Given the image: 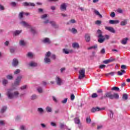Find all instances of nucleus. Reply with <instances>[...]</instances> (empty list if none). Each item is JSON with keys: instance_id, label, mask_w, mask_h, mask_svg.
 <instances>
[{"instance_id": "4", "label": "nucleus", "mask_w": 130, "mask_h": 130, "mask_svg": "<svg viewBox=\"0 0 130 130\" xmlns=\"http://www.w3.org/2000/svg\"><path fill=\"white\" fill-rule=\"evenodd\" d=\"M97 33L99 34V39L98 40V42H99V43H103L104 41H105V38L104 37V36L102 35V31L101 30L99 29L97 31Z\"/></svg>"}, {"instance_id": "3", "label": "nucleus", "mask_w": 130, "mask_h": 130, "mask_svg": "<svg viewBox=\"0 0 130 130\" xmlns=\"http://www.w3.org/2000/svg\"><path fill=\"white\" fill-rule=\"evenodd\" d=\"M19 24L20 25H21V26H23V27H25L26 28L29 29L30 32H31L32 34H36V30L35 29V28H32V26L26 21H21Z\"/></svg>"}, {"instance_id": "8", "label": "nucleus", "mask_w": 130, "mask_h": 130, "mask_svg": "<svg viewBox=\"0 0 130 130\" xmlns=\"http://www.w3.org/2000/svg\"><path fill=\"white\" fill-rule=\"evenodd\" d=\"M62 52L65 54H69V53H73V52H74V50L72 49H63Z\"/></svg>"}, {"instance_id": "38", "label": "nucleus", "mask_w": 130, "mask_h": 130, "mask_svg": "<svg viewBox=\"0 0 130 130\" xmlns=\"http://www.w3.org/2000/svg\"><path fill=\"white\" fill-rule=\"evenodd\" d=\"M109 112H110L109 116L110 118H113L114 114L113 112L111 110H109Z\"/></svg>"}, {"instance_id": "36", "label": "nucleus", "mask_w": 130, "mask_h": 130, "mask_svg": "<svg viewBox=\"0 0 130 130\" xmlns=\"http://www.w3.org/2000/svg\"><path fill=\"white\" fill-rule=\"evenodd\" d=\"M127 98H128L127 94L124 93L123 94L122 99L123 100H127Z\"/></svg>"}, {"instance_id": "17", "label": "nucleus", "mask_w": 130, "mask_h": 130, "mask_svg": "<svg viewBox=\"0 0 130 130\" xmlns=\"http://www.w3.org/2000/svg\"><path fill=\"white\" fill-rule=\"evenodd\" d=\"M127 40H128V38H123L121 41V44H123V45H125V44L127 43Z\"/></svg>"}, {"instance_id": "13", "label": "nucleus", "mask_w": 130, "mask_h": 130, "mask_svg": "<svg viewBox=\"0 0 130 130\" xmlns=\"http://www.w3.org/2000/svg\"><path fill=\"white\" fill-rule=\"evenodd\" d=\"M19 64V61L17 59H13L12 61V66L13 67H18Z\"/></svg>"}, {"instance_id": "41", "label": "nucleus", "mask_w": 130, "mask_h": 130, "mask_svg": "<svg viewBox=\"0 0 130 130\" xmlns=\"http://www.w3.org/2000/svg\"><path fill=\"white\" fill-rule=\"evenodd\" d=\"M7 79L8 80H13V77L12 75H8L6 76Z\"/></svg>"}, {"instance_id": "1", "label": "nucleus", "mask_w": 130, "mask_h": 130, "mask_svg": "<svg viewBox=\"0 0 130 130\" xmlns=\"http://www.w3.org/2000/svg\"><path fill=\"white\" fill-rule=\"evenodd\" d=\"M7 95L9 99H13V98H18L20 93L17 91L13 92L12 89H10L8 90Z\"/></svg>"}, {"instance_id": "64", "label": "nucleus", "mask_w": 130, "mask_h": 130, "mask_svg": "<svg viewBox=\"0 0 130 130\" xmlns=\"http://www.w3.org/2000/svg\"><path fill=\"white\" fill-rule=\"evenodd\" d=\"M105 67H106V65L102 64L101 66H100V69H104V68H105Z\"/></svg>"}, {"instance_id": "5", "label": "nucleus", "mask_w": 130, "mask_h": 130, "mask_svg": "<svg viewBox=\"0 0 130 130\" xmlns=\"http://www.w3.org/2000/svg\"><path fill=\"white\" fill-rule=\"evenodd\" d=\"M23 77L22 75H19L18 76L14 82V86H19L20 85V83H21V80H22V78Z\"/></svg>"}, {"instance_id": "15", "label": "nucleus", "mask_w": 130, "mask_h": 130, "mask_svg": "<svg viewBox=\"0 0 130 130\" xmlns=\"http://www.w3.org/2000/svg\"><path fill=\"white\" fill-rule=\"evenodd\" d=\"M49 23L54 27V28H58V25L56 24L55 21H50Z\"/></svg>"}, {"instance_id": "31", "label": "nucleus", "mask_w": 130, "mask_h": 130, "mask_svg": "<svg viewBox=\"0 0 130 130\" xmlns=\"http://www.w3.org/2000/svg\"><path fill=\"white\" fill-rule=\"evenodd\" d=\"M113 99H118L119 98V95L118 93H114L112 95Z\"/></svg>"}, {"instance_id": "22", "label": "nucleus", "mask_w": 130, "mask_h": 130, "mask_svg": "<svg viewBox=\"0 0 130 130\" xmlns=\"http://www.w3.org/2000/svg\"><path fill=\"white\" fill-rule=\"evenodd\" d=\"M21 33H22L21 30H16L14 32V35H15V36H18V35H20Z\"/></svg>"}, {"instance_id": "25", "label": "nucleus", "mask_w": 130, "mask_h": 130, "mask_svg": "<svg viewBox=\"0 0 130 130\" xmlns=\"http://www.w3.org/2000/svg\"><path fill=\"white\" fill-rule=\"evenodd\" d=\"M123 74H125V71L124 70H121L120 71L117 72V75H118V76H122Z\"/></svg>"}, {"instance_id": "51", "label": "nucleus", "mask_w": 130, "mask_h": 130, "mask_svg": "<svg viewBox=\"0 0 130 130\" xmlns=\"http://www.w3.org/2000/svg\"><path fill=\"white\" fill-rule=\"evenodd\" d=\"M110 62L109 59L103 61V63H105V64H107V63H109Z\"/></svg>"}, {"instance_id": "32", "label": "nucleus", "mask_w": 130, "mask_h": 130, "mask_svg": "<svg viewBox=\"0 0 130 130\" xmlns=\"http://www.w3.org/2000/svg\"><path fill=\"white\" fill-rule=\"evenodd\" d=\"M47 17H48V15L44 14L41 16V19H42V20H45Z\"/></svg>"}, {"instance_id": "61", "label": "nucleus", "mask_w": 130, "mask_h": 130, "mask_svg": "<svg viewBox=\"0 0 130 130\" xmlns=\"http://www.w3.org/2000/svg\"><path fill=\"white\" fill-rule=\"evenodd\" d=\"M27 88V85H24L21 87V90H25Z\"/></svg>"}, {"instance_id": "52", "label": "nucleus", "mask_w": 130, "mask_h": 130, "mask_svg": "<svg viewBox=\"0 0 130 130\" xmlns=\"http://www.w3.org/2000/svg\"><path fill=\"white\" fill-rule=\"evenodd\" d=\"M37 90H38V91L39 92V93H42V92H43L42 88H41V87L38 88Z\"/></svg>"}, {"instance_id": "56", "label": "nucleus", "mask_w": 130, "mask_h": 130, "mask_svg": "<svg viewBox=\"0 0 130 130\" xmlns=\"http://www.w3.org/2000/svg\"><path fill=\"white\" fill-rule=\"evenodd\" d=\"M101 53L102 54H104L105 53V48H103L101 50Z\"/></svg>"}, {"instance_id": "16", "label": "nucleus", "mask_w": 130, "mask_h": 130, "mask_svg": "<svg viewBox=\"0 0 130 130\" xmlns=\"http://www.w3.org/2000/svg\"><path fill=\"white\" fill-rule=\"evenodd\" d=\"M26 41L24 40H20L19 41V45L20 46H26Z\"/></svg>"}, {"instance_id": "44", "label": "nucleus", "mask_w": 130, "mask_h": 130, "mask_svg": "<svg viewBox=\"0 0 130 130\" xmlns=\"http://www.w3.org/2000/svg\"><path fill=\"white\" fill-rule=\"evenodd\" d=\"M21 73V70L20 69H17L14 72V75H18Z\"/></svg>"}, {"instance_id": "2", "label": "nucleus", "mask_w": 130, "mask_h": 130, "mask_svg": "<svg viewBox=\"0 0 130 130\" xmlns=\"http://www.w3.org/2000/svg\"><path fill=\"white\" fill-rule=\"evenodd\" d=\"M49 57H51V58H52V59H56V55H55V54H51V52H50V51H48V52H47L45 55V57L44 59V62L45 63H49V62H50V61H51V60H50V58H49Z\"/></svg>"}, {"instance_id": "27", "label": "nucleus", "mask_w": 130, "mask_h": 130, "mask_svg": "<svg viewBox=\"0 0 130 130\" xmlns=\"http://www.w3.org/2000/svg\"><path fill=\"white\" fill-rule=\"evenodd\" d=\"M43 42L44 43H47V44H50V40H49V39L46 38L43 40Z\"/></svg>"}, {"instance_id": "19", "label": "nucleus", "mask_w": 130, "mask_h": 130, "mask_svg": "<svg viewBox=\"0 0 130 130\" xmlns=\"http://www.w3.org/2000/svg\"><path fill=\"white\" fill-rule=\"evenodd\" d=\"M29 66L32 68H35V67H37V63L34 61H31L29 62Z\"/></svg>"}, {"instance_id": "26", "label": "nucleus", "mask_w": 130, "mask_h": 130, "mask_svg": "<svg viewBox=\"0 0 130 130\" xmlns=\"http://www.w3.org/2000/svg\"><path fill=\"white\" fill-rule=\"evenodd\" d=\"M72 47H73V48H79L80 45L78 43H74L72 44Z\"/></svg>"}, {"instance_id": "58", "label": "nucleus", "mask_w": 130, "mask_h": 130, "mask_svg": "<svg viewBox=\"0 0 130 130\" xmlns=\"http://www.w3.org/2000/svg\"><path fill=\"white\" fill-rule=\"evenodd\" d=\"M71 99L72 101L75 100V95L74 94H71Z\"/></svg>"}, {"instance_id": "60", "label": "nucleus", "mask_w": 130, "mask_h": 130, "mask_svg": "<svg viewBox=\"0 0 130 130\" xmlns=\"http://www.w3.org/2000/svg\"><path fill=\"white\" fill-rule=\"evenodd\" d=\"M95 24L96 25H100V24H101V21L100 20H97L95 21Z\"/></svg>"}, {"instance_id": "54", "label": "nucleus", "mask_w": 130, "mask_h": 130, "mask_svg": "<svg viewBox=\"0 0 130 130\" xmlns=\"http://www.w3.org/2000/svg\"><path fill=\"white\" fill-rule=\"evenodd\" d=\"M50 22V21H49V20L46 19L44 21V24H45V25H47V24H48V23H49Z\"/></svg>"}, {"instance_id": "12", "label": "nucleus", "mask_w": 130, "mask_h": 130, "mask_svg": "<svg viewBox=\"0 0 130 130\" xmlns=\"http://www.w3.org/2000/svg\"><path fill=\"white\" fill-rule=\"evenodd\" d=\"M105 28L106 30L109 31V32H111V33H115V30L112 27L105 26Z\"/></svg>"}, {"instance_id": "50", "label": "nucleus", "mask_w": 130, "mask_h": 130, "mask_svg": "<svg viewBox=\"0 0 130 130\" xmlns=\"http://www.w3.org/2000/svg\"><path fill=\"white\" fill-rule=\"evenodd\" d=\"M0 11H5V7L0 4Z\"/></svg>"}, {"instance_id": "43", "label": "nucleus", "mask_w": 130, "mask_h": 130, "mask_svg": "<svg viewBox=\"0 0 130 130\" xmlns=\"http://www.w3.org/2000/svg\"><path fill=\"white\" fill-rule=\"evenodd\" d=\"M75 23H76V20L75 19H71L69 21L68 24H75Z\"/></svg>"}, {"instance_id": "34", "label": "nucleus", "mask_w": 130, "mask_h": 130, "mask_svg": "<svg viewBox=\"0 0 130 130\" xmlns=\"http://www.w3.org/2000/svg\"><path fill=\"white\" fill-rule=\"evenodd\" d=\"M28 57H29L30 58H32L34 56L33 53L29 52L27 54Z\"/></svg>"}, {"instance_id": "62", "label": "nucleus", "mask_w": 130, "mask_h": 130, "mask_svg": "<svg viewBox=\"0 0 130 130\" xmlns=\"http://www.w3.org/2000/svg\"><path fill=\"white\" fill-rule=\"evenodd\" d=\"M103 128V125H100L98 126V129H101Z\"/></svg>"}, {"instance_id": "49", "label": "nucleus", "mask_w": 130, "mask_h": 130, "mask_svg": "<svg viewBox=\"0 0 130 130\" xmlns=\"http://www.w3.org/2000/svg\"><path fill=\"white\" fill-rule=\"evenodd\" d=\"M10 5L12 7H16V6H17V3H16V2H11Z\"/></svg>"}, {"instance_id": "9", "label": "nucleus", "mask_w": 130, "mask_h": 130, "mask_svg": "<svg viewBox=\"0 0 130 130\" xmlns=\"http://www.w3.org/2000/svg\"><path fill=\"white\" fill-rule=\"evenodd\" d=\"M22 5L24 7H35V4L32 3L24 2Z\"/></svg>"}, {"instance_id": "57", "label": "nucleus", "mask_w": 130, "mask_h": 130, "mask_svg": "<svg viewBox=\"0 0 130 130\" xmlns=\"http://www.w3.org/2000/svg\"><path fill=\"white\" fill-rule=\"evenodd\" d=\"M78 10H80V11H81V12H84L85 11L83 7H81L80 6H79V7H78Z\"/></svg>"}, {"instance_id": "47", "label": "nucleus", "mask_w": 130, "mask_h": 130, "mask_svg": "<svg viewBox=\"0 0 130 130\" xmlns=\"http://www.w3.org/2000/svg\"><path fill=\"white\" fill-rule=\"evenodd\" d=\"M91 97L92 98H97V97H98V94H97V93H93L92 95H91Z\"/></svg>"}, {"instance_id": "10", "label": "nucleus", "mask_w": 130, "mask_h": 130, "mask_svg": "<svg viewBox=\"0 0 130 130\" xmlns=\"http://www.w3.org/2000/svg\"><path fill=\"white\" fill-rule=\"evenodd\" d=\"M113 94L111 93V92H106L105 94L104 97L105 98H109V99L113 100V96H112Z\"/></svg>"}, {"instance_id": "63", "label": "nucleus", "mask_w": 130, "mask_h": 130, "mask_svg": "<svg viewBox=\"0 0 130 130\" xmlns=\"http://www.w3.org/2000/svg\"><path fill=\"white\" fill-rule=\"evenodd\" d=\"M39 13H43V9L41 8H39L38 9Z\"/></svg>"}, {"instance_id": "42", "label": "nucleus", "mask_w": 130, "mask_h": 130, "mask_svg": "<svg viewBox=\"0 0 130 130\" xmlns=\"http://www.w3.org/2000/svg\"><path fill=\"white\" fill-rule=\"evenodd\" d=\"M111 90L113 91H119V88L114 86L112 88Z\"/></svg>"}, {"instance_id": "14", "label": "nucleus", "mask_w": 130, "mask_h": 130, "mask_svg": "<svg viewBox=\"0 0 130 130\" xmlns=\"http://www.w3.org/2000/svg\"><path fill=\"white\" fill-rule=\"evenodd\" d=\"M85 38L86 42H90L91 40V37L90 36V34H86L85 35Z\"/></svg>"}, {"instance_id": "53", "label": "nucleus", "mask_w": 130, "mask_h": 130, "mask_svg": "<svg viewBox=\"0 0 130 130\" xmlns=\"http://www.w3.org/2000/svg\"><path fill=\"white\" fill-rule=\"evenodd\" d=\"M110 17H111V18H114V17H115V13L114 12L111 13Z\"/></svg>"}, {"instance_id": "45", "label": "nucleus", "mask_w": 130, "mask_h": 130, "mask_svg": "<svg viewBox=\"0 0 130 130\" xmlns=\"http://www.w3.org/2000/svg\"><path fill=\"white\" fill-rule=\"evenodd\" d=\"M86 122L87 123H91V118H90V117H87L86 118Z\"/></svg>"}, {"instance_id": "35", "label": "nucleus", "mask_w": 130, "mask_h": 130, "mask_svg": "<svg viewBox=\"0 0 130 130\" xmlns=\"http://www.w3.org/2000/svg\"><path fill=\"white\" fill-rule=\"evenodd\" d=\"M126 24H127L126 20H124L123 21H122L120 23L121 26H124L126 25Z\"/></svg>"}, {"instance_id": "23", "label": "nucleus", "mask_w": 130, "mask_h": 130, "mask_svg": "<svg viewBox=\"0 0 130 130\" xmlns=\"http://www.w3.org/2000/svg\"><path fill=\"white\" fill-rule=\"evenodd\" d=\"M98 45H97V44H95V45H94L93 46H92L91 47H88L87 48V49L88 50H91V49H96L98 48Z\"/></svg>"}, {"instance_id": "55", "label": "nucleus", "mask_w": 130, "mask_h": 130, "mask_svg": "<svg viewBox=\"0 0 130 130\" xmlns=\"http://www.w3.org/2000/svg\"><path fill=\"white\" fill-rule=\"evenodd\" d=\"M109 60L110 61V62H112V61H114V60H115V58H113L112 57H110L109 59Z\"/></svg>"}, {"instance_id": "24", "label": "nucleus", "mask_w": 130, "mask_h": 130, "mask_svg": "<svg viewBox=\"0 0 130 130\" xmlns=\"http://www.w3.org/2000/svg\"><path fill=\"white\" fill-rule=\"evenodd\" d=\"M37 111L40 113V114H43V113H44V110H43L42 108H38Z\"/></svg>"}, {"instance_id": "7", "label": "nucleus", "mask_w": 130, "mask_h": 130, "mask_svg": "<svg viewBox=\"0 0 130 130\" xmlns=\"http://www.w3.org/2000/svg\"><path fill=\"white\" fill-rule=\"evenodd\" d=\"M85 78V69H82L81 70L79 71V80H82V79Z\"/></svg>"}, {"instance_id": "6", "label": "nucleus", "mask_w": 130, "mask_h": 130, "mask_svg": "<svg viewBox=\"0 0 130 130\" xmlns=\"http://www.w3.org/2000/svg\"><path fill=\"white\" fill-rule=\"evenodd\" d=\"M55 82L58 86H61L62 85V80L59 76H56L55 78Z\"/></svg>"}, {"instance_id": "37", "label": "nucleus", "mask_w": 130, "mask_h": 130, "mask_svg": "<svg viewBox=\"0 0 130 130\" xmlns=\"http://www.w3.org/2000/svg\"><path fill=\"white\" fill-rule=\"evenodd\" d=\"M46 111H47V112H51V111H52L51 107H47L46 108Z\"/></svg>"}, {"instance_id": "39", "label": "nucleus", "mask_w": 130, "mask_h": 130, "mask_svg": "<svg viewBox=\"0 0 130 130\" xmlns=\"http://www.w3.org/2000/svg\"><path fill=\"white\" fill-rule=\"evenodd\" d=\"M20 130H27L26 128V126L24 125H21L20 127H19Z\"/></svg>"}, {"instance_id": "46", "label": "nucleus", "mask_w": 130, "mask_h": 130, "mask_svg": "<svg viewBox=\"0 0 130 130\" xmlns=\"http://www.w3.org/2000/svg\"><path fill=\"white\" fill-rule=\"evenodd\" d=\"M31 100H35V99H37L38 96L36 94H34L31 96Z\"/></svg>"}, {"instance_id": "30", "label": "nucleus", "mask_w": 130, "mask_h": 130, "mask_svg": "<svg viewBox=\"0 0 130 130\" xmlns=\"http://www.w3.org/2000/svg\"><path fill=\"white\" fill-rule=\"evenodd\" d=\"M8 80L4 79L2 81V84L4 86H6L8 84Z\"/></svg>"}, {"instance_id": "33", "label": "nucleus", "mask_w": 130, "mask_h": 130, "mask_svg": "<svg viewBox=\"0 0 130 130\" xmlns=\"http://www.w3.org/2000/svg\"><path fill=\"white\" fill-rule=\"evenodd\" d=\"M71 32L73 34H77L78 33V30H77V29H76L75 28H72L71 29Z\"/></svg>"}, {"instance_id": "40", "label": "nucleus", "mask_w": 130, "mask_h": 130, "mask_svg": "<svg viewBox=\"0 0 130 130\" xmlns=\"http://www.w3.org/2000/svg\"><path fill=\"white\" fill-rule=\"evenodd\" d=\"M23 15H24V12H20V13L19 14V19H23Z\"/></svg>"}, {"instance_id": "48", "label": "nucleus", "mask_w": 130, "mask_h": 130, "mask_svg": "<svg viewBox=\"0 0 130 130\" xmlns=\"http://www.w3.org/2000/svg\"><path fill=\"white\" fill-rule=\"evenodd\" d=\"M67 102H68V98H66L63 100L61 101V103H62V104H66Z\"/></svg>"}, {"instance_id": "20", "label": "nucleus", "mask_w": 130, "mask_h": 130, "mask_svg": "<svg viewBox=\"0 0 130 130\" xmlns=\"http://www.w3.org/2000/svg\"><path fill=\"white\" fill-rule=\"evenodd\" d=\"M7 108H8L6 106L2 107L0 111L1 113H5V112L7 111Z\"/></svg>"}, {"instance_id": "59", "label": "nucleus", "mask_w": 130, "mask_h": 130, "mask_svg": "<svg viewBox=\"0 0 130 130\" xmlns=\"http://www.w3.org/2000/svg\"><path fill=\"white\" fill-rule=\"evenodd\" d=\"M104 38H105V39H107V40H108V39H109L110 38V37L108 35H105Z\"/></svg>"}, {"instance_id": "11", "label": "nucleus", "mask_w": 130, "mask_h": 130, "mask_svg": "<svg viewBox=\"0 0 130 130\" xmlns=\"http://www.w3.org/2000/svg\"><path fill=\"white\" fill-rule=\"evenodd\" d=\"M60 10L62 12H64V11H67V4L62 3L60 6Z\"/></svg>"}, {"instance_id": "28", "label": "nucleus", "mask_w": 130, "mask_h": 130, "mask_svg": "<svg viewBox=\"0 0 130 130\" xmlns=\"http://www.w3.org/2000/svg\"><path fill=\"white\" fill-rule=\"evenodd\" d=\"M94 13L95 14V15H96V16H99L100 18H102V15L98 10H94Z\"/></svg>"}, {"instance_id": "18", "label": "nucleus", "mask_w": 130, "mask_h": 130, "mask_svg": "<svg viewBox=\"0 0 130 130\" xmlns=\"http://www.w3.org/2000/svg\"><path fill=\"white\" fill-rule=\"evenodd\" d=\"M109 24H111L112 25H113L114 24H118L119 23V20H110L109 21Z\"/></svg>"}, {"instance_id": "29", "label": "nucleus", "mask_w": 130, "mask_h": 130, "mask_svg": "<svg viewBox=\"0 0 130 130\" xmlns=\"http://www.w3.org/2000/svg\"><path fill=\"white\" fill-rule=\"evenodd\" d=\"M74 121L75 123H76V124H80L81 122L80 119H79L78 118H76L75 119H74Z\"/></svg>"}, {"instance_id": "21", "label": "nucleus", "mask_w": 130, "mask_h": 130, "mask_svg": "<svg viewBox=\"0 0 130 130\" xmlns=\"http://www.w3.org/2000/svg\"><path fill=\"white\" fill-rule=\"evenodd\" d=\"M101 110V109L99 107H96V108H93L91 109V112H96V111H100Z\"/></svg>"}]
</instances>
